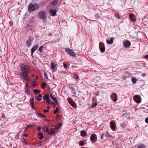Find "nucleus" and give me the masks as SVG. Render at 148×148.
Segmentation results:
<instances>
[{
  "label": "nucleus",
  "instance_id": "obj_53",
  "mask_svg": "<svg viewBox=\"0 0 148 148\" xmlns=\"http://www.w3.org/2000/svg\"><path fill=\"white\" fill-rule=\"evenodd\" d=\"M44 112H45V113H46L47 112H49V110H44Z\"/></svg>",
  "mask_w": 148,
  "mask_h": 148
},
{
  "label": "nucleus",
  "instance_id": "obj_47",
  "mask_svg": "<svg viewBox=\"0 0 148 148\" xmlns=\"http://www.w3.org/2000/svg\"><path fill=\"white\" fill-rule=\"evenodd\" d=\"M130 19L131 20V21H135L136 20V19L133 18H130Z\"/></svg>",
  "mask_w": 148,
  "mask_h": 148
},
{
  "label": "nucleus",
  "instance_id": "obj_25",
  "mask_svg": "<svg viewBox=\"0 0 148 148\" xmlns=\"http://www.w3.org/2000/svg\"><path fill=\"white\" fill-rule=\"evenodd\" d=\"M34 98H32L30 100V103L31 105H32L34 104Z\"/></svg>",
  "mask_w": 148,
  "mask_h": 148
},
{
  "label": "nucleus",
  "instance_id": "obj_34",
  "mask_svg": "<svg viewBox=\"0 0 148 148\" xmlns=\"http://www.w3.org/2000/svg\"><path fill=\"white\" fill-rule=\"evenodd\" d=\"M97 105V103H94L92 104L91 107L92 108H94Z\"/></svg>",
  "mask_w": 148,
  "mask_h": 148
},
{
  "label": "nucleus",
  "instance_id": "obj_38",
  "mask_svg": "<svg viewBox=\"0 0 148 148\" xmlns=\"http://www.w3.org/2000/svg\"><path fill=\"white\" fill-rule=\"evenodd\" d=\"M69 88L71 89L72 92H73V93H74V92H75V89L74 88L72 87H70Z\"/></svg>",
  "mask_w": 148,
  "mask_h": 148
},
{
  "label": "nucleus",
  "instance_id": "obj_52",
  "mask_svg": "<svg viewBox=\"0 0 148 148\" xmlns=\"http://www.w3.org/2000/svg\"><path fill=\"white\" fill-rule=\"evenodd\" d=\"M31 106L32 109H33L34 110H36V108L34 107L33 105H31Z\"/></svg>",
  "mask_w": 148,
  "mask_h": 148
},
{
  "label": "nucleus",
  "instance_id": "obj_29",
  "mask_svg": "<svg viewBox=\"0 0 148 148\" xmlns=\"http://www.w3.org/2000/svg\"><path fill=\"white\" fill-rule=\"evenodd\" d=\"M43 47V46H41L40 47L39 49L38 50L40 52L42 53V49Z\"/></svg>",
  "mask_w": 148,
  "mask_h": 148
},
{
  "label": "nucleus",
  "instance_id": "obj_1",
  "mask_svg": "<svg viewBox=\"0 0 148 148\" xmlns=\"http://www.w3.org/2000/svg\"><path fill=\"white\" fill-rule=\"evenodd\" d=\"M21 72L20 75L22 77L26 80H29V77L28 74L30 72V69L29 66L24 64H22L20 67Z\"/></svg>",
  "mask_w": 148,
  "mask_h": 148
},
{
  "label": "nucleus",
  "instance_id": "obj_33",
  "mask_svg": "<svg viewBox=\"0 0 148 148\" xmlns=\"http://www.w3.org/2000/svg\"><path fill=\"white\" fill-rule=\"evenodd\" d=\"M79 145L81 146H83L84 145V143L83 141H80L79 142Z\"/></svg>",
  "mask_w": 148,
  "mask_h": 148
},
{
  "label": "nucleus",
  "instance_id": "obj_12",
  "mask_svg": "<svg viewBox=\"0 0 148 148\" xmlns=\"http://www.w3.org/2000/svg\"><path fill=\"white\" fill-rule=\"evenodd\" d=\"M114 39V38L113 37H111L110 39V38H107L106 40L107 43L109 45L112 44L113 43Z\"/></svg>",
  "mask_w": 148,
  "mask_h": 148
},
{
  "label": "nucleus",
  "instance_id": "obj_17",
  "mask_svg": "<svg viewBox=\"0 0 148 148\" xmlns=\"http://www.w3.org/2000/svg\"><path fill=\"white\" fill-rule=\"evenodd\" d=\"M49 94H46L43 96V99L44 100H47L49 99Z\"/></svg>",
  "mask_w": 148,
  "mask_h": 148
},
{
  "label": "nucleus",
  "instance_id": "obj_58",
  "mask_svg": "<svg viewBox=\"0 0 148 148\" xmlns=\"http://www.w3.org/2000/svg\"><path fill=\"white\" fill-rule=\"evenodd\" d=\"M38 96L39 97H42V95L41 94H39Z\"/></svg>",
  "mask_w": 148,
  "mask_h": 148
},
{
  "label": "nucleus",
  "instance_id": "obj_13",
  "mask_svg": "<svg viewBox=\"0 0 148 148\" xmlns=\"http://www.w3.org/2000/svg\"><path fill=\"white\" fill-rule=\"evenodd\" d=\"M110 126L112 130H114L115 129L116 125L114 122L111 121L110 123Z\"/></svg>",
  "mask_w": 148,
  "mask_h": 148
},
{
  "label": "nucleus",
  "instance_id": "obj_59",
  "mask_svg": "<svg viewBox=\"0 0 148 148\" xmlns=\"http://www.w3.org/2000/svg\"><path fill=\"white\" fill-rule=\"evenodd\" d=\"M50 96L51 98L52 97H53V96L52 94V93H51V94H50Z\"/></svg>",
  "mask_w": 148,
  "mask_h": 148
},
{
  "label": "nucleus",
  "instance_id": "obj_39",
  "mask_svg": "<svg viewBox=\"0 0 148 148\" xmlns=\"http://www.w3.org/2000/svg\"><path fill=\"white\" fill-rule=\"evenodd\" d=\"M38 116H40L41 117H45V116L43 114H41L40 113H38Z\"/></svg>",
  "mask_w": 148,
  "mask_h": 148
},
{
  "label": "nucleus",
  "instance_id": "obj_26",
  "mask_svg": "<svg viewBox=\"0 0 148 148\" xmlns=\"http://www.w3.org/2000/svg\"><path fill=\"white\" fill-rule=\"evenodd\" d=\"M137 81V79L133 77L132 78V81L133 83H136Z\"/></svg>",
  "mask_w": 148,
  "mask_h": 148
},
{
  "label": "nucleus",
  "instance_id": "obj_56",
  "mask_svg": "<svg viewBox=\"0 0 148 148\" xmlns=\"http://www.w3.org/2000/svg\"><path fill=\"white\" fill-rule=\"evenodd\" d=\"M23 136L25 137H27L28 136V135L26 134H23Z\"/></svg>",
  "mask_w": 148,
  "mask_h": 148
},
{
  "label": "nucleus",
  "instance_id": "obj_40",
  "mask_svg": "<svg viewBox=\"0 0 148 148\" xmlns=\"http://www.w3.org/2000/svg\"><path fill=\"white\" fill-rule=\"evenodd\" d=\"M27 93L28 95H29L30 93V91L29 90H25Z\"/></svg>",
  "mask_w": 148,
  "mask_h": 148
},
{
  "label": "nucleus",
  "instance_id": "obj_36",
  "mask_svg": "<svg viewBox=\"0 0 148 148\" xmlns=\"http://www.w3.org/2000/svg\"><path fill=\"white\" fill-rule=\"evenodd\" d=\"M62 126V124L61 123H59L57 125V129H59Z\"/></svg>",
  "mask_w": 148,
  "mask_h": 148
},
{
  "label": "nucleus",
  "instance_id": "obj_15",
  "mask_svg": "<svg viewBox=\"0 0 148 148\" xmlns=\"http://www.w3.org/2000/svg\"><path fill=\"white\" fill-rule=\"evenodd\" d=\"M96 136V135L95 134H92L90 137V139L91 141H94L95 140V137Z\"/></svg>",
  "mask_w": 148,
  "mask_h": 148
},
{
  "label": "nucleus",
  "instance_id": "obj_8",
  "mask_svg": "<svg viewBox=\"0 0 148 148\" xmlns=\"http://www.w3.org/2000/svg\"><path fill=\"white\" fill-rule=\"evenodd\" d=\"M65 51L69 53V54L73 57L75 56V53L73 50L68 48L65 49Z\"/></svg>",
  "mask_w": 148,
  "mask_h": 148
},
{
  "label": "nucleus",
  "instance_id": "obj_42",
  "mask_svg": "<svg viewBox=\"0 0 148 148\" xmlns=\"http://www.w3.org/2000/svg\"><path fill=\"white\" fill-rule=\"evenodd\" d=\"M115 16L116 18H118L119 19V16L118 15L115 14Z\"/></svg>",
  "mask_w": 148,
  "mask_h": 148
},
{
  "label": "nucleus",
  "instance_id": "obj_22",
  "mask_svg": "<svg viewBox=\"0 0 148 148\" xmlns=\"http://www.w3.org/2000/svg\"><path fill=\"white\" fill-rule=\"evenodd\" d=\"M68 102L71 106H72L73 107H75V103H74L72 101H69Z\"/></svg>",
  "mask_w": 148,
  "mask_h": 148
},
{
  "label": "nucleus",
  "instance_id": "obj_4",
  "mask_svg": "<svg viewBox=\"0 0 148 148\" xmlns=\"http://www.w3.org/2000/svg\"><path fill=\"white\" fill-rule=\"evenodd\" d=\"M34 40V38L32 36L29 37V39L26 42V45L28 47H29L31 46L32 43V42Z\"/></svg>",
  "mask_w": 148,
  "mask_h": 148
},
{
  "label": "nucleus",
  "instance_id": "obj_61",
  "mask_svg": "<svg viewBox=\"0 0 148 148\" xmlns=\"http://www.w3.org/2000/svg\"><path fill=\"white\" fill-rule=\"evenodd\" d=\"M35 74H33L32 75V77H34L35 76Z\"/></svg>",
  "mask_w": 148,
  "mask_h": 148
},
{
  "label": "nucleus",
  "instance_id": "obj_30",
  "mask_svg": "<svg viewBox=\"0 0 148 148\" xmlns=\"http://www.w3.org/2000/svg\"><path fill=\"white\" fill-rule=\"evenodd\" d=\"M34 20V17H31L29 19V22L31 23H32L33 22Z\"/></svg>",
  "mask_w": 148,
  "mask_h": 148
},
{
  "label": "nucleus",
  "instance_id": "obj_32",
  "mask_svg": "<svg viewBox=\"0 0 148 148\" xmlns=\"http://www.w3.org/2000/svg\"><path fill=\"white\" fill-rule=\"evenodd\" d=\"M46 84L45 83V82H44L42 83V86H41V88H45V86L46 85Z\"/></svg>",
  "mask_w": 148,
  "mask_h": 148
},
{
  "label": "nucleus",
  "instance_id": "obj_11",
  "mask_svg": "<svg viewBox=\"0 0 148 148\" xmlns=\"http://www.w3.org/2000/svg\"><path fill=\"white\" fill-rule=\"evenodd\" d=\"M49 12L51 16H54L56 15L57 11L56 9H51L49 10Z\"/></svg>",
  "mask_w": 148,
  "mask_h": 148
},
{
  "label": "nucleus",
  "instance_id": "obj_60",
  "mask_svg": "<svg viewBox=\"0 0 148 148\" xmlns=\"http://www.w3.org/2000/svg\"><path fill=\"white\" fill-rule=\"evenodd\" d=\"M145 58H148V55H147L145 56Z\"/></svg>",
  "mask_w": 148,
  "mask_h": 148
},
{
  "label": "nucleus",
  "instance_id": "obj_55",
  "mask_svg": "<svg viewBox=\"0 0 148 148\" xmlns=\"http://www.w3.org/2000/svg\"><path fill=\"white\" fill-rule=\"evenodd\" d=\"M53 35V34L51 33H50L49 34V36H51Z\"/></svg>",
  "mask_w": 148,
  "mask_h": 148
},
{
  "label": "nucleus",
  "instance_id": "obj_2",
  "mask_svg": "<svg viewBox=\"0 0 148 148\" xmlns=\"http://www.w3.org/2000/svg\"><path fill=\"white\" fill-rule=\"evenodd\" d=\"M39 8V5L38 3H30L28 6V10L30 12H32L38 10Z\"/></svg>",
  "mask_w": 148,
  "mask_h": 148
},
{
  "label": "nucleus",
  "instance_id": "obj_50",
  "mask_svg": "<svg viewBox=\"0 0 148 148\" xmlns=\"http://www.w3.org/2000/svg\"><path fill=\"white\" fill-rule=\"evenodd\" d=\"M36 99L39 101H41L42 100V99L41 98H39L38 97H37Z\"/></svg>",
  "mask_w": 148,
  "mask_h": 148
},
{
  "label": "nucleus",
  "instance_id": "obj_31",
  "mask_svg": "<svg viewBox=\"0 0 148 148\" xmlns=\"http://www.w3.org/2000/svg\"><path fill=\"white\" fill-rule=\"evenodd\" d=\"M145 146L143 145H139L138 146V148H145Z\"/></svg>",
  "mask_w": 148,
  "mask_h": 148
},
{
  "label": "nucleus",
  "instance_id": "obj_54",
  "mask_svg": "<svg viewBox=\"0 0 148 148\" xmlns=\"http://www.w3.org/2000/svg\"><path fill=\"white\" fill-rule=\"evenodd\" d=\"M104 136V134H103L101 135V139H103V137Z\"/></svg>",
  "mask_w": 148,
  "mask_h": 148
},
{
  "label": "nucleus",
  "instance_id": "obj_18",
  "mask_svg": "<svg viewBox=\"0 0 148 148\" xmlns=\"http://www.w3.org/2000/svg\"><path fill=\"white\" fill-rule=\"evenodd\" d=\"M51 99L54 101L56 104L58 105V101L56 97H53L51 98Z\"/></svg>",
  "mask_w": 148,
  "mask_h": 148
},
{
  "label": "nucleus",
  "instance_id": "obj_43",
  "mask_svg": "<svg viewBox=\"0 0 148 148\" xmlns=\"http://www.w3.org/2000/svg\"><path fill=\"white\" fill-rule=\"evenodd\" d=\"M37 129L38 131H40L41 129V127H40L38 126L37 127Z\"/></svg>",
  "mask_w": 148,
  "mask_h": 148
},
{
  "label": "nucleus",
  "instance_id": "obj_37",
  "mask_svg": "<svg viewBox=\"0 0 148 148\" xmlns=\"http://www.w3.org/2000/svg\"><path fill=\"white\" fill-rule=\"evenodd\" d=\"M44 75L45 77L47 79H48V77L47 73H46L44 72Z\"/></svg>",
  "mask_w": 148,
  "mask_h": 148
},
{
  "label": "nucleus",
  "instance_id": "obj_64",
  "mask_svg": "<svg viewBox=\"0 0 148 148\" xmlns=\"http://www.w3.org/2000/svg\"><path fill=\"white\" fill-rule=\"evenodd\" d=\"M50 107L49 106H48L47 107V108L48 109H49L50 108Z\"/></svg>",
  "mask_w": 148,
  "mask_h": 148
},
{
  "label": "nucleus",
  "instance_id": "obj_46",
  "mask_svg": "<svg viewBox=\"0 0 148 148\" xmlns=\"http://www.w3.org/2000/svg\"><path fill=\"white\" fill-rule=\"evenodd\" d=\"M145 121L147 123H148V117L146 118Z\"/></svg>",
  "mask_w": 148,
  "mask_h": 148
},
{
  "label": "nucleus",
  "instance_id": "obj_21",
  "mask_svg": "<svg viewBox=\"0 0 148 148\" xmlns=\"http://www.w3.org/2000/svg\"><path fill=\"white\" fill-rule=\"evenodd\" d=\"M105 136L107 138H113V137H112V136L108 132H107L106 133V134Z\"/></svg>",
  "mask_w": 148,
  "mask_h": 148
},
{
  "label": "nucleus",
  "instance_id": "obj_6",
  "mask_svg": "<svg viewBox=\"0 0 148 148\" xmlns=\"http://www.w3.org/2000/svg\"><path fill=\"white\" fill-rule=\"evenodd\" d=\"M46 132L50 135H53L56 134L55 132L51 128H49L48 126L46 127Z\"/></svg>",
  "mask_w": 148,
  "mask_h": 148
},
{
  "label": "nucleus",
  "instance_id": "obj_62",
  "mask_svg": "<svg viewBox=\"0 0 148 148\" xmlns=\"http://www.w3.org/2000/svg\"><path fill=\"white\" fill-rule=\"evenodd\" d=\"M76 79H79V76H77V77H76Z\"/></svg>",
  "mask_w": 148,
  "mask_h": 148
},
{
  "label": "nucleus",
  "instance_id": "obj_16",
  "mask_svg": "<svg viewBox=\"0 0 148 148\" xmlns=\"http://www.w3.org/2000/svg\"><path fill=\"white\" fill-rule=\"evenodd\" d=\"M58 0H54L51 3L54 6H56L57 5L58 3Z\"/></svg>",
  "mask_w": 148,
  "mask_h": 148
},
{
  "label": "nucleus",
  "instance_id": "obj_27",
  "mask_svg": "<svg viewBox=\"0 0 148 148\" xmlns=\"http://www.w3.org/2000/svg\"><path fill=\"white\" fill-rule=\"evenodd\" d=\"M29 85L28 83H27L25 84V90H29Z\"/></svg>",
  "mask_w": 148,
  "mask_h": 148
},
{
  "label": "nucleus",
  "instance_id": "obj_23",
  "mask_svg": "<svg viewBox=\"0 0 148 148\" xmlns=\"http://www.w3.org/2000/svg\"><path fill=\"white\" fill-rule=\"evenodd\" d=\"M38 135L39 136H40L39 137L40 139L42 140L43 138L44 137L42 133H39L38 134Z\"/></svg>",
  "mask_w": 148,
  "mask_h": 148
},
{
  "label": "nucleus",
  "instance_id": "obj_44",
  "mask_svg": "<svg viewBox=\"0 0 148 148\" xmlns=\"http://www.w3.org/2000/svg\"><path fill=\"white\" fill-rule=\"evenodd\" d=\"M23 142L26 145H27V143L26 142V140H25V139L24 138H23Z\"/></svg>",
  "mask_w": 148,
  "mask_h": 148
},
{
  "label": "nucleus",
  "instance_id": "obj_49",
  "mask_svg": "<svg viewBox=\"0 0 148 148\" xmlns=\"http://www.w3.org/2000/svg\"><path fill=\"white\" fill-rule=\"evenodd\" d=\"M95 16L97 18H98L99 17V15L98 14H96L95 15Z\"/></svg>",
  "mask_w": 148,
  "mask_h": 148
},
{
  "label": "nucleus",
  "instance_id": "obj_35",
  "mask_svg": "<svg viewBox=\"0 0 148 148\" xmlns=\"http://www.w3.org/2000/svg\"><path fill=\"white\" fill-rule=\"evenodd\" d=\"M59 110V108H56V110L54 111V113L55 114H56L58 112Z\"/></svg>",
  "mask_w": 148,
  "mask_h": 148
},
{
  "label": "nucleus",
  "instance_id": "obj_57",
  "mask_svg": "<svg viewBox=\"0 0 148 148\" xmlns=\"http://www.w3.org/2000/svg\"><path fill=\"white\" fill-rule=\"evenodd\" d=\"M32 85L33 86H35L36 85V84L35 83H34Z\"/></svg>",
  "mask_w": 148,
  "mask_h": 148
},
{
  "label": "nucleus",
  "instance_id": "obj_14",
  "mask_svg": "<svg viewBox=\"0 0 148 148\" xmlns=\"http://www.w3.org/2000/svg\"><path fill=\"white\" fill-rule=\"evenodd\" d=\"M131 45V42L128 40H127L124 43V46L125 47H130Z\"/></svg>",
  "mask_w": 148,
  "mask_h": 148
},
{
  "label": "nucleus",
  "instance_id": "obj_24",
  "mask_svg": "<svg viewBox=\"0 0 148 148\" xmlns=\"http://www.w3.org/2000/svg\"><path fill=\"white\" fill-rule=\"evenodd\" d=\"M113 95L114 97L113 101L114 102H116L117 101V95L116 93H113Z\"/></svg>",
  "mask_w": 148,
  "mask_h": 148
},
{
  "label": "nucleus",
  "instance_id": "obj_10",
  "mask_svg": "<svg viewBox=\"0 0 148 148\" xmlns=\"http://www.w3.org/2000/svg\"><path fill=\"white\" fill-rule=\"evenodd\" d=\"M99 48L101 52L103 53L105 51V47L103 43H100L99 45Z\"/></svg>",
  "mask_w": 148,
  "mask_h": 148
},
{
  "label": "nucleus",
  "instance_id": "obj_9",
  "mask_svg": "<svg viewBox=\"0 0 148 148\" xmlns=\"http://www.w3.org/2000/svg\"><path fill=\"white\" fill-rule=\"evenodd\" d=\"M39 47V44H37L34 45L31 49V55H32L35 51Z\"/></svg>",
  "mask_w": 148,
  "mask_h": 148
},
{
  "label": "nucleus",
  "instance_id": "obj_20",
  "mask_svg": "<svg viewBox=\"0 0 148 148\" xmlns=\"http://www.w3.org/2000/svg\"><path fill=\"white\" fill-rule=\"evenodd\" d=\"M81 135L82 137H85L86 136V133L85 131H82L81 132Z\"/></svg>",
  "mask_w": 148,
  "mask_h": 148
},
{
  "label": "nucleus",
  "instance_id": "obj_5",
  "mask_svg": "<svg viewBox=\"0 0 148 148\" xmlns=\"http://www.w3.org/2000/svg\"><path fill=\"white\" fill-rule=\"evenodd\" d=\"M57 64L56 63L53 62H51V66L53 72H54L57 70Z\"/></svg>",
  "mask_w": 148,
  "mask_h": 148
},
{
  "label": "nucleus",
  "instance_id": "obj_19",
  "mask_svg": "<svg viewBox=\"0 0 148 148\" xmlns=\"http://www.w3.org/2000/svg\"><path fill=\"white\" fill-rule=\"evenodd\" d=\"M47 102L48 103V104H51V105H54L55 103L51 101V100L49 99H48L46 100Z\"/></svg>",
  "mask_w": 148,
  "mask_h": 148
},
{
  "label": "nucleus",
  "instance_id": "obj_41",
  "mask_svg": "<svg viewBox=\"0 0 148 148\" xmlns=\"http://www.w3.org/2000/svg\"><path fill=\"white\" fill-rule=\"evenodd\" d=\"M130 18H132L134 16V15L133 14H130L129 15Z\"/></svg>",
  "mask_w": 148,
  "mask_h": 148
},
{
  "label": "nucleus",
  "instance_id": "obj_28",
  "mask_svg": "<svg viewBox=\"0 0 148 148\" xmlns=\"http://www.w3.org/2000/svg\"><path fill=\"white\" fill-rule=\"evenodd\" d=\"M34 91L35 92L36 94H37L38 93L40 92V91L37 89L34 90Z\"/></svg>",
  "mask_w": 148,
  "mask_h": 148
},
{
  "label": "nucleus",
  "instance_id": "obj_51",
  "mask_svg": "<svg viewBox=\"0 0 148 148\" xmlns=\"http://www.w3.org/2000/svg\"><path fill=\"white\" fill-rule=\"evenodd\" d=\"M64 67L65 68V69H66L67 68V66L65 64H64Z\"/></svg>",
  "mask_w": 148,
  "mask_h": 148
},
{
  "label": "nucleus",
  "instance_id": "obj_63",
  "mask_svg": "<svg viewBox=\"0 0 148 148\" xmlns=\"http://www.w3.org/2000/svg\"><path fill=\"white\" fill-rule=\"evenodd\" d=\"M37 82V81L36 80H34V83H36Z\"/></svg>",
  "mask_w": 148,
  "mask_h": 148
},
{
  "label": "nucleus",
  "instance_id": "obj_45",
  "mask_svg": "<svg viewBox=\"0 0 148 148\" xmlns=\"http://www.w3.org/2000/svg\"><path fill=\"white\" fill-rule=\"evenodd\" d=\"M42 141H41L40 143H39L40 145H39V146H41L42 145H43L44 144L42 143Z\"/></svg>",
  "mask_w": 148,
  "mask_h": 148
},
{
  "label": "nucleus",
  "instance_id": "obj_7",
  "mask_svg": "<svg viewBox=\"0 0 148 148\" xmlns=\"http://www.w3.org/2000/svg\"><path fill=\"white\" fill-rule=\"evenodd\" d=\"M134 99L135 101L137 103H140L141 102V100L139 95H135L134 96Z\"/></svg>",
  "mask_w": 148,
  "mask_h": 148
},
{
  "label": "nucleus",
  "instance_id": "obj_48",
  "mask_svg": "<svg viewBox=\"0 0 148 148\" xmlns=\"http://www.w3.org/2000/svg\"><path fill=\"white\" fill-rule=\"evenodd\" d=\"M27 128H29L30 127H32L33 126V125H28L27 126Z\"/></svg>",
  "mask_w": 148,
  "mask_h": 148
},
{
  "label": "nucleus",
  "instance_id": "obj_3",
  "mask_svg": "<svg viewBox=\"0 0 148 148\" xmlns=\"http://www.w3.org/2000/svg\"><path fill=\"white\" fill-rule=\"evenodd\" d=\"M38 16L39 18L43 19L44 21L47 19V16L44 11L40 12L38 13Z\"/></svg>",
  "mask_w": 148,
  "mask_h": 148
}]
</instances>
